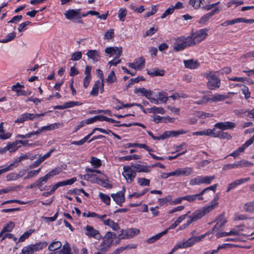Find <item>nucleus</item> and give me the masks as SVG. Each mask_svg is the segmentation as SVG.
<instances>
[{
    "mask_svg": "<svg viewBox=\"0 0 254 254\" xmlns=\"http://www.w3.org/2000/svg\"><path fill=\"white\" fill-rule=\"evenodd\" d=\"M91 163L92 165H93L95 168H98L101 166V160L95 157H92L91 159Z\"/></svg>",
    "mask_w": 254,
    "mask_h": 254,
    "instance_id": "nucleus-47",
    "label": "nucleus"
},
{
    "mask_svg": "<svg viewBox=\"0 0 254 254\" xmlns=\"http://www.w3.org/2000/svg\"><path fill=\"white\" fill-rule=\"evenodd\" d=\"M172 199V197L170 195H168L165 197L159 198V202L161 205H163L165 203L170 201Z\"/></svg>",
    "mask_w": 254,
    "mask_h": 254,
    "instance_id": "nucleus-62",
    "label": "nucleus"
},
{
    "mask_svg": "<svg viewBox=\"0 0 254 254\" xmlns=\"http://www.w3.org/2000/svg\"><path fill=\"white\" fill-rule=\"evenodd\" d=\"M215 221L216 222V224L213 227V230H221L224 226L227 220L224 218V215L221 214L216 218Z\"/></svg>",
    "mask_w": 254,
    "mask_h": 254,
    "instance_id": "nucleus-13",
    "label": "nucleus"
},
{
    "mask_svg": "<svg viewBox=\"0 0 254 254\" xmlns=\"http://www.w3.org/2000/svg\"><path fill=\"white\" fill-rule=\"evenodd\" d=\"M124 172L122 174L128 183H131L136 176L135 171L132 165L125 166L123 167Z\"/></svg>",
    "mask_w": 254,
    "mask_h": 254,
    "instance_id": "nucleus-5",
    "label": "nucleus"
},
{
    "mask_svg": "<svg viewBox=\"0 0 254 254\" xmlns=\"http://www.w3.org/2000/svg\"><path fill=\"white\" fill-rule=\"evenodd\" d=\"M252 165V163L247 161L246 160L242 159L233 164H228L224 165L223 169L225 170L236 168L248 167Z\"/></svg>",
    "mask_w": 254,
    "mask_h": 254,
    "instance_id": "nucleus-7",
    "label": "nucleus"
},
{
    "mask_svg": "<svg viewBox=\"0 0 254 254\" xmlns=\"http://www.w3.org/2000/svg\"><path fill=\"white\" fill-rule=\"evenodd\" d=\"M174 11V7H173V6L172 5L171 7L168 8L163 13V14L161 16V18H165L167 15H169L170 14H171L173 13Z\"/></svg>",
    "mask_w": 254,
    "mask_h": 254,
    "instance_id": "nucleus-54",
    "label": "nucleus"
},
{
    "mask_svg": "<svg viewBox=\"0 0 254 254\" xmlns=\"http://www.w3.org/2000/svg\"><path fill=\"white\" fill-rule=\"evenodd\" d=\"M15 224L14 222L12 221H9L8 223H7L4 227L2 228L3 232L5 233L7 232H9L12 231V230L14 227Z\"/></svg>",
    "mask_w": 254,
    "mask_h": 254,
    "instance_id": "nucleus-37",
    "label": "nucleus"
},
{
    "mask_svg": "<svg viewBox=\"0 0 254 254\" xmlns=\"http://www.w3.org/2000/svg\"><path fill=\"white\" fill-rule=\"evenodd\" d=\"M194 45L191 40V37L188 36L187 37H180L176 40V42L174 47V50L176 51L183 50L187 47L192 46Z\"/></svg>",
    "mask_w": 254,
    "mask_h": 254,
    "instance_id": "nucleus-2",
    "label": "nucleus"
},
{
    "mask_svg": "<svg viewBox=\"0 0 254 254\" xmlns=\"http://www.w3.org/2000/svg\"><path fill=\"white\" fill-rule=\"evenodd\" d=\"M215 137H218L220 139H230L232 138L231 135L229 133L223 132L222 131H217Z\"/></svg>",
    "mask_w": 254,
    "mask_h": 254,
    "instance_id": "nucleus-31",
    "label": "nucleus"
},
{
    "mask_svg": "<svg viewBox=\"0 0 254 254\" xmlns=\"http://www.w3.org/2000/svg\"><path fill=\"white\" fill-rule=\"evenodd\" d=\"M133 169L136 172H143V173H149L151 171V167L149 166L142 165L140 164H133L132 165Z\"/></svg>",
    "mask_w": 254,
    "mask_h": 254,
    "instance_id": "nucleus-19",
    "label": "nucleus"
},
{
    "mask_svg": "<svg viewBox=\"0 0 254 254\" xmlns=\"http://www.w3.org/2000/svg\"><path fill=\"white\" fill-rule=\"evenodd\" d=\"M105 52L107 54H116L117 58H119L122 53V47H108L105 49Z\"/></svg>",
    "mask_w": 254,
    "mask_h": 254,
    "instance_id": "nucleus-18",
    "label": "nucleus"
},
{
    "mask_svg": "<svg viewBox=\"0 0 254 254\" xmlns=\"http://www.w3.org/2000/svg\"><path fill=\"white\" fill-rule=\"evenodd\" d=\"M24 86L17 83L11 87V90L16 92L17 95L19 96H27L31 94V92L27 89V90H22L21 88H24Z\"/></svg>",
    "mask_w": 254,
    "mask_h": 254,
    "instance_id": "nucleus-10",
    "label": "nucleus"
},
{
    "mask_svg": "<svg viewBox=\"0 0 254 254\" xmlns=\"http://www.w3.org/2000/svg\"><path fill=\"white\" fill-rule=\"evenodd\" d=\"M18 140H16L12 143H8L7 145L8 151L10 152L16 151L20 147V146L18 145Z\"/></svg>",
    "mask_w": 254,
    "mask_h": 254,
    "instance_id": "nucleus-30",
    "label": "nucleus"
},
{
    "mask_svg": "<svg viewBox=\"0 0 254 254\" xmlns=\"http://www.w3.org/2000/svg\"><path fill=\"white\" fill-rule=\"evenodd\" d=\"M139 230L136 228H129L126 230V234L125 236L122 237V239H129L138 235Z\"/></svg>",
    "mask_w": 254,
    "mask_h": 254,
    "instance_id": "nucleus-21",
    "label": "nucleus"
},
{
    "mask_svg": "<svg viewBox=\"0 0 254 254\" xmlns=\"http://www.w3.org/2000/svg\"><path fill=\"white\" fill-rule=\"evenodd\" d=\"M99 197L100 199L107 205L110 204V197L107 194H104L102 192H100Z\"/></svg>",
    "mask_w": 254,
    "mask_h": 254,
    "instance_id": "nucleus-43",
    "label": "nucleus"
},
{
    "mask_svg": "<svg viewBox=\"0 0 254 254\" xmlns=\"http://www.w3.org/2000/svg\"><path fill=\"white\" fill-rule=\"evenodd\" d=\"M16 36V33L14 32H12L8 34L5 37V39H4L2 42H7L12 40H13Z\"/></svg>",
    "mask_w": 254,
    "mask_h": 254,
    "instance_id": "nucleus-60",
    "label": "nucleus"
},
{
    "mask_svg": "<svg viewBox=\"0 0 254 254\" xmlns=\"http://www.w3.org/2000/svg\"><path fill=\"white\" fill-rule=\"evenodd\" d=\"M204 135L212 136L213 137H216V133L215 128L212 129H207L204 130Z\"/></svg>",
    "mask_w": 254,
    "mask_h": 254,
    "instance_id": "nucleus-52",
    "label": "nucleus"
},
{
    "mask_svg": "<svg viewBox=\"0 0 254 254\" xmlns=\"http://www.w3.org/2000/svg\"><path fill=\"white\" fill-rule=\"evenodd\" d=\"M250 180V177L237 180L228 185L226 192H229L231 190L235 188L237 186L243 184Z\"/></svg>",
    "mask_w": 254,
    "mask_h": 254,
    "instance_id": "nucleus-17",
    "label": "nucleus"
},
{
    "mask_svg": "<svg viewBox=\"0 0 254 254\" xmlns=\"http://www.w3.org/2000/svg\"><path fill=\"white\" fill-rule=\"evenodd\" d=\"M189 4L192 6L194 9H197L200 8V3L197 0H190L189 1Z\"/></svg>",
    "mask_w": 254,
    "mask_h": 254,
    "instance_id": "nucleus-58",
    "label": "nucleus"
},
{
    "mask_svg": "<svg viewBox=\"0 0 254 254\" xmlns=\"http://www.w3.org/2000/svg\"><path fill=\"white\" fill-rule=\"evenodd\" d=\"M105 113L106 114H108L109 116H112V113L110 110H94L90 112L91 114H100V113Z\"/></svg>",
    "mask_w": 254,
    "mask_h": 254,
    "instance_id": "nucleus-59",
    "label": "nucleus"
},
{
    "mask_svg": "<svg viewBox=\"0 0 254 254\" xmlns=\"http://www.w3.org/2000/svg\"><path fill=\"white\" fill-rule=\"evenodd\" d=\"M106 80L109 84H112L117 80V78L114 71L112 70L110 73Z\"/></svg>",
    "mask_w": 254,
    "mask_h": 254,
    "instance_id": "nucleus-40",
    "label": "nucleus"
},
{
    "mask_svg": "<svg viewBox=\"0 0 254 254\" xmlns=\"http://www.w3.org/2000/svg\"><path fill=\"white\" fill-rule=\"evenodd\" d=\"M46 113L47 112H44L41 114H31L28 113H24L17 119V120L15 121V123H22L26 121L33 120L35 118L44 116Z\"/></svg>",
    "mask_w": 254,
    "mask_h": 254,
    "instance_id": "nucleus-6",
    "label": "nucleus"
},
{
    "mask_svg": "<svg viewBox=\"0 0 254 254\" xmlns=\"http://www.w3.org/2000/svg\"><path fill=\"white\" fill-rule=\"evenodd\" d=\"M48 180H49V179L45 175L44 177L40 178L36 181V185H37V187L41 191L47 190V187L44 186L43 185L47 182Z\"/></svg>",
    "mask_w": 254,
    "mask_h": 254,
    "instance_id": "nucleus-20",
    "label": "nucleus"
},
{
    "mask_svg": "<svg viewBox=\"0 0 254 254\" xmlns=\"http://www.w3.org/2000/svg\"><path fill=\"white\" fill-rule=\"evenodd\" d=\"M134 62L136 66H138V70L141 69L145 65V59L141 57L134 60Z\"/></svg>",
    "mask_w": 254,
    "mask_h": 254,
    "instance_id": "nucleus-33",
    "label": "nucleus"
},
{
    "mask_svg": "<svg viewBox=\"0 0 254 254\" xmlns=\"http://www.w3.org/2000/svg\"><path fill=\"white\" fill-rule=\"evenodd\" d=\"M211 210L212 206H204L202 209L195 211L189 217L190 220L183 225V228H186L193 222L201 219L203 216L208 213Z\"/></svg>",
    "mask_w": 254,
    "mask_h": 254,
    "instance_id": "nucleus-1",
    "label": "nucleus"
},
{
    "mask_svg": "<svg viewBox=\"0 0 254 254\" xmlns=\"http://www.w3.org/2000/svg\"><path fill=\"white\" fill-rule=\"evenodd\" d=\"M98 252L95 254H105L109 250V247H98Z\"/></svg>",
    "mask_w": 254,
    "mask_h": 254,
    "instance_id": "nucleus-64",
    "label": "nucleus"
},
{
    "mask_svg": "<svg viewBox=\"0 0 254 254\" xmlns=\"http://www.w3.org/2000/svg\"><path fill=\"white\" fill-rule=\"evenodd\" d=\"M62 246L60 241H55L51 243L48 247V250L50 251H55L61 248Z\"/></svg>",
    "mask_w": 254,
    "mask_h": 254,
    "instance_id": "nucleus-28",
    "label": "nucleus"
},
{
    "mask_svg": "<svg viewBox=\"0 0 254 254\" xmlns=\"http://www.w3.org/2000/svg\"><path fill=\"white\" fill-rule=\"evenodd\" d=\"M71 253H72L71 248L67 242L63 246L62 249L59 252V254H69Z\"/></svg>",
    "mask_w": 254,
    "mask_h": 254,
    "instance_id": "nucleus-35",
    "label": "nucleus"
},
{
    "mask_svg": "<svg viewBox=\"0 0 254 254\" xmlns=\"http://www.w3.org/2000/svg\"><path fill=\"white\" fill-rule=\"evenodd\" d=\"M184 199L186 200L189 202H193L196 199L198 200H203V197L201 196V194H200V193L198 194H193V195H188L185 196H183Z\"/></svg>",
    "mask_w": 254,
    "mask_h": 254,
    "instance_id": "nucleus-27",
    "label": "nucleus"
},
{
    "mask_svg": "<svg viewBox=\"0 0 254 254\" xmlns=\"http://www.w3.org/2000/svg\"><path fill=\"white\" fill-rule=\"evenodd\" d=\"M104 225L109 226L114 231H117L120 229V227L117 223H115L113 220L110 219L103 220Z\"/></svg>",
    "mask_w": 254,
    "mask_h": 254,
    "instance_id": "nucleus-26",
    "label": "nucleus"
},
{
    "mask_svg": "<svg viewBox=\"0 0 254 254\" xmlns=\"http://www.w3.org/2000/svg\"><path fill=\"white\" fill-rule=\"evenodd\" d=\"M167 233V230H164V231L155 235V236H152V237L148 239L147 240V242L149 244H151V243H154L155 241H156V240L159 239L163 235H165V234H166Z\"/></svg>",
    "mask_w": 254,
    "mask_h": 254,
    "instance_id": "nucleus-29",
    "label": "nucleus"
},
{
    "mask_svg": "<svg viewBox=\"0 0 254 254\" xmlns=\"http://www.w3.org/2000/svg\"><path fill=\"white\" fill-rule=\"evenodd\" d=\"M126 190L125 188H123L121 191L118 192L117 193H113L111 194L112 197L113 198L116 203L120 206H122V203L125 200V192Z\"/></svg>",
    "mask_w": 254,
    "mask_h": 254,
    "instance_id": "nucleus-11",
    "label": "nucleus"
},
{
    "mask_svg": "<svg viewBox=\"0 0 254 254\" xmlns=\"http://www.w3.org/2000/svg\"><path fill=\"white\" fill-rule=\"evenodd\" d=\"M244 209L249 212H253L254 211V202H250L244 205Z\"/></svg>",
    "mask_w": 254,
    "mask_h": 254,
    "instance_id": "nucleus-46",
    "label": "nucleus"
},
{
    "mask_svg": "<svg viewBox=\"0 0 254 254\" xmlns=\"http://www.w3.org/2000/svg\"><path fill=\"white\" fill-rule=\"evenodd\" d=\"M62 170L59 168H56L53 170H52L50 172L46 175V177H47L49 180L53 177L54 176L58 175L61 172Z\"/></svg>",
    "mask_w": 254,
    "mask_h": 254,
    "instance_id": "nucleus-34",
    "label": "nucleus"
},
{
    "mask_svg": "<svg viewBox=\"0 0 254 254\" xmlns=\"http://www.w3.org/2000/svg\"><path fill=\"white\" fill-rule=\"evenodd\" d=\"M147 73L148 74L152 77L157 76H163L165 73V71L163 69H159L158 68L154 69L151 68L149 70H147Z\"/></svg>",
    "mask_w": 254,
    "mask_h": 254,
    "instance_id": "nucleus-24",
    "label": "nucleus"
},
{
    "mask_svg": "<svg viewBox=\"0 0 254 254\" xmlns=\"http://www.w3.org/2000/svg\"><path fill=\"white\" fill-rule=\"evenodd\" d=\"M208 29L207 28L202 29L189 36L191 37L192 42H194V45L200 43L206 38L208 35Z\"/></svg>",
    "mask_w": 254,
    "mask_h": 254,
    "instance_id": "nucleus-4",
    "label": "nucleus"
},
{
    "mask_svg": "<svg viewBox=\"0 0 254 254\" xmlns=\"http://www.w3.org/2000/svg\"><path fill=\"white\" fill-rule=\"evenodd\" d=\"M219 199V194H217L214 197L213 199L210 202V204L206 205V206H212V210L218 204V200Z\"/></svg>",
    "mask_w": 254,
    "mask_h": 254,
    "instance_id": "nucleus-51",
    "label": "nucleus"
},
{
    "mask_svg": "<svg viewBox=\"0 0 254 254\" xmlns=\"http://www.w3.org/2000/svg\"><path fill=\"white\" fill-rule=\"evenodd\" d=\"M137 183L141 186H149L150 185V180L145 178H138Z\"/></svg>",
    "mask_w": 254,
    "mask_h": 254,
    "instance_id": "nucleus-42",
    "label": "nucleus"
},
{
    "mask_svg": "<svg viewBox=\"0 0 254 254\" xmlns=\"http://www.w3.org/2000/svg\"><path fill=\"white\" fill-rule=\"evenodd\" d=\"M242 93L245 95V97L246 99L249 98L251 96V92H250L249 88L246 86H244L242 88Z\"/></svg>",
    "mask_w": 254,
    "mask_h": 254,
    "instance_id": "nucleus-55",
    "label": "nucleus"
},
{
    "mask_svg": "<svg viewBox=\"0 0 254 254\" xmlns=\"http://www.w3.org/2000/svg\"><path fill=\"white\" fill-rule=\"evenodd\" d=\"M236 124L234 122H219L215 124L214 127L224 130L226 129H233L236 127Z\"/></svg>",
    "mask_w": 254,
    "mask_h": 254,
    "instance_id": "nucleus-12",
    "label": "nucleus"
},
{
    "mask_svg": "<svg viewBox=\"0 0 254 254\" xmlns=\"http://www.w3.org/2000/svg\"><path fill=\"white\" fill-rule=\"evenodd\" d=\"M217 186H218L217 184H215L214 185H213L212 186H209V187L204 189V190H203L200 192V194H201V195H202L203 194H205L207 193V192L210 191L209 195L210 196H212L214 194L216 188L217 187Z\"/></svg>",
    "mask_w": 254,
    "mask_h": 254,
    "instance_id": "nucleus-25",
    "label": "nucleus"
},
{
    "mask_svg": "<svg viewBox=\"0 0 254 254\" xmlns=\"http://www.w3.org/2000/svg\"><path fill=\"white\" fill-rule=\"evenodd\" d=\"M193 172V169L190 167H186L182 169V173L183 176H189Z\"/></svg>",
    "mask_w": 254,
    "mask_h": 254,
    "instance_id": "nucleus-53",
    "label": "nucleus"
},
{
    "mask_svg": "<svg viewBox=\"0 0 254 254\" xmlns=\"http://www.w3.org/2000/svg\"><path fill=\"white\" fill-rule=\"evenodd\" d=\"M34 230L29 229L27 231L25 232L19 239V242H23L28 238L33 232Z\"/></svg>",
    "mask_w": 254,
    "mask_h": 254,
    "instance_id": "nucleus-41",
    "label": "nucleus"
},
{
    "mask_svg": "<svg viewBox=\"0 0 254 254\" xmlns=\"http://www.w3.org/2000/svg\"><path fill=\"white\" fill-rule=\"evenodd\" d=\"M219 11L220 9L218 7H216L210 12L202 16L199 21V23L201 24H205L211 16L214 15L216 13H218L219 12Z\"/></svg>",
    "mask_w": 254,
    "mask_h": 254,
    "instance_id": "nucleus-15",
    "label": "nucleus"
},
{
    "mask_svg": "<svg viewBox=\"0 0 254 254\" xmlns=\"http://www.w3.org/2000/svg\"><path fill=\"white\" fill-rule=\"evenodd\" d=\"M82 58V53L80 51H78L73 53L71 55V61H78Z\"/></svg>",
    "mask_w": 254,
    "mask_h": 254,
    "instance_id": "nucleus-48",
    "label": "nucleus"
},
{
    "mask_svg": "<svg viewBox=\"0 0 254 254\" xmlns=\"http://www.w3.org/2000/svg\"><path fill=\"white\" fill-rule=\"evenodd\" d=\"M19 162H20L19 161H18V158H17L14 161H13L12 163H11L6 167L7 169H8V171H9V170L12 169V168L18 166Z\"/></svg>",
    "mask_w": 254,
    "mask_h": 254,
    "instance_id": "nucleus-63",
    "label": "nucleus"
},
{
    "mask_svg": "<svg viewBox=\"0 0 254 254\" xmlns=\"http://www.w3.org/2000/svg\"><path fill=\"white\" fill-rule=\"evenodd\" d=\"M196 241L194 237L190 238L187 241L180 242L177 244L174 247L176 251L179 249L187 248L192 246Z\"/></svg>",
    "mask_w": 254,
    "mask_h": 254,
    "instance_id": "nucleus-9",
    "label": "nucleus"
},
{
    "mask_svg": "<svg viewBox=\"0 0 254 254\" xmlns=\"http://www.w3.org/2000/svg\"><path fill=\"white\" fill-rule=\"evenodd\" d=\"M114 29H110L108 30L104 35V39L108 40L112 39L114 37Z\"/></svg>",
    "mask_w": 254,
    "mask_h": 254,
    "instance_id": "nucleus-50",
    "label": "nucleus"
},
{
    "mask_svg": "<svg viewBox=\"0 0 254 254\" xmlns=\"http://www.w3.org/2000/svg\"><path fill=\"white\" fill-rule=\"evenodd\" d=\"M18 179V176L16 173H12L8 174L6 176V180L7 181H10L12 180H16Z\"/></svg>",
    "mask_w": 254,
    "mask_h": 254,
    "instance_id": "nucleus-61",
    "label": "nucleus"
},
{
    "mask_svg": "<svg viewBox=\"0 0 254 254\" xmlns=\"http://www.w3.org/2000/svg\"><path fill=\"white\" fill-rule=\"evenodd\" d=\"M212 102L221 101L227 98V96L222 94H215L212 96Z\"/></svg>",
    "mask_w": 254,
    "mask_h": 254,
    "instance_id": "nucleus-38",
    "label": "nucleus"
},
{
    "mask_svg": "<svg viewBox=\"0 0 254 254\" xmlns=\"http://www.w3.org/2000/svg\"><path fill=\"white\" fill-rule=\"evenodd\" d=\"M47 245L48 243L46 241H44L37 243L35 244L29 245L27 246V247L30 248V250L34 253L35 252L39 251L46 248Z\"/></svg>",
    "mask_w": 254,
    "mask_h": 254,
    "instance_id": "nucleus-16",
    "label": "nucleus"
},
{
    "mask_svg": "<svg viewBox=\"0 0 254 254\" xmlns=\"http://www.w3.org/2000/svg\"><path fill=\"white\" fill-rule=\"evenodd\" d=\"M126 10L125 9L121 8L119 10V13L118 14V17L119 19L122 21H124V18L126 16Z\"/></svg>",
    "mask_w": 254,
    "mask_h": 254,
    "instance_id": "nucleus-57",
    "label": "nucleus"
},
{
    "mask_svg": "<svg viewBox=\"0 0 254 254\" xmlns=\"http://www.w3.org/2000/svg\"><path fill=\"white\" fill-rule=\"evenodd\" d=\"M100 52L96 50H90L86 53L87 57L92 59L94 62H97L100 59Z\"/></svg>",
    "mask_w": 254,
    "mask_h": 254,
    "instance_id": "nucleus-22",
    "label": "nucleus"
},
{
    "mask_svg": "<svg viewBox=\"0 0 254 254\" xmlns=\"http://www.w3.org/2000/svg\"><path fill=\"white\" fill-rule=\"evenodd\" d=\"M184 63L185 67L187 68L195 69L199 66V63L193 60H185Z\"/></svg>",
    "mask_w": 254,
    "mask_h": 254,
    "instance_id": "nucleus-23",
    "label": "nucleus"
},
{
    "mask_svg": "<svg viewBox=\"0 0 254 254\" xmlns=\"http://www.w3.org/2000/svg\"><path fill=\"white\" fill-rule=\"evenodd\" d=\"M237 23H239L238 18L231 20H226L222 23L221 25L223 27H226L229 25H233Z\"/></svg>",
    "mask_w": 254,
    "mask_h": 254,
    "instance_id": "nucleus-49",
    "label": "nucleus"
},
{
    "mask_svg": "<svg viewBox=\"0 0 254 254\" xmlns=\"http://www.w3.org/2000/svg\"><path fill=\"white\" fill-rule=\"evenodd\" d=\"M78 10L69 9L64 13L65 17L67 19H81L82 15H81Z\"/></svg>",
    "mask_w": 254,
    "mask_h": 254,
    "instance_id": "nucleus-14",
    "label": "nucleus"
},
{
    "mask_svg": "<svg viewBox=\"0 0 254 254\" xmlns=\"http://www.w3.org/2000/svg\"><path fill=\"white\" fill-rule=\"evenodd\" d=\"M85 230V234L88 238H94L98 240L103 238L99 231L95 229L92 226L87 225Z\"/></svg>",
    "mask_w": 254,
    "mask_h": 254,
    "instance_id": "nucleus-8",
    "label": "nucleus"
},
{
    "mask_svg": "<svg viewBox=\"0 0 254 254\" xmlns=\"http://www.w3.org/2000/svg\"><path fill=\"white\" fill-rule=\"evenodd\" d=\"M82 104L81 103H79L77 101H70L68 102L65 103L66 108H69L73 107L75 106H79Z\"/></svg>",
    "mask_w": 254,
    "mask_h": 254,
    "instance_id": "nucleus-56",
    "label": "nucleus"
},
{
    "mask_svg": "<svg viewBox=\"0 0 254 254\" xmlns=\"http://www.w3.org/2000/svg\"><path fill=\"white\" fill-rule=\"evenodd\" d=\"M215 178V176H205V177L201 176L202 184H206V185L211 184L212 181L214 180Z\"/></svg>",
    "mask_w": 254,
    "mask_h": 254,
    "instance_id": "nucleus-39",
    "label": "nucleus"
},
{
    "mask_svg": "<svg viewBox=\"0 0 254 254\" xmlns=\"http://www.w3.org/2000/svg\"><path fill=\"white\" fill-rule=\"evenodd\" d=\"M201 184V176H197V177L192 178L190 181V186L199 185Z\"/></svg>",
    "mask_w": 254,
    "mask_h": 254,
    "instance_id": "nucleus-45",
    "label": "nucleus"
},
{
    "mask_svg": "<svg viewBox=\"0 0 254 254\" xmlns=\"http://www.w3.org/2000/svg\"><path fill=\"white\" fill-rule=\"evenodd\" d=\"M116 234L114 232H108L105 235L104 239H107L109 241L111 240L110 242L112 243L114 240L116 238Z\"/></svg>",
    "mask_w": 254,
    "mask_h": 254,
    "instance_id": "nucleus-44",
    "label": "nucleus"
},
{
    "mask_svg": "<svg viewBox=\"0 0 254 254\" xmlns=\"http://www.w3.org/2000/svg\"><path fill=\"white\" fill-rule=\"evenodd\" d=\"M158 101L163 103H166L169 98L167 93L164 91L159 92L158 93Z\"/></svg>",
    "mask_w": 254,
    "mask_h": 254,
    "instance_id": "nucleus-32",
    "label": "nucleus"
},
{
    "mask_svg": "<svg viewBox=\"0 0 254 254\" xmlns=\"http://www.w3.org/2000/svg\"><path fill=\"white\" fill-rule=\"evenodd\" d=\"M204 76L208 80L207 85L209 89L214 90L219 87L220 80L212 72L205 73Z\"/></svg>",
    "mask_w": 254,
    "mask_h": 254,
    "instance_id": "nucleus-3",
    "label": "nucleus"
},
{
    "mask_svg": "<svg viewBox=\"0 0 254 254\" xmlns=\"http://www.w3.org/2000/svg\"><path fill=\"white\" fill-rule=\"evenodd\" d=\"M148 110L149 112L150 113H159L161 114H164L165 113V111L162 107H157L156 106H154L152 108L148 109Z\"/></svg>",
    "mask_w": 254,
    "mask_h": 254,
    "instance_id": "nucleus-36",
    "label": "nucleus"
}]
</instances>
